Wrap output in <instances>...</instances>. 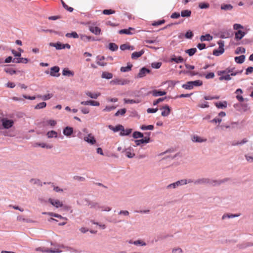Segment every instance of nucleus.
<instances>
[{"label":"nucleus","mask_w":253,"mask_h":253,"mask_svg":"<svg viewBox=\"0 0 253 253\" xmlns=\"http://www.w3.org/2000/svg\"><path fill=\"white\" fill-rule=\"evenodd\" d=\"M132 130V129L131 128H127L125 129L124 128V130H121L120 134L121 136H128L131 133Z\"/></svg>","instance_id":"nucleus-39"},{"label":"nucleus","mask_w":253,"mask_h":253,"mask_svg":"<svg viewBox=\"0 0 253 253\" xmlns=\"http://www.w3.org/2000/svg\"><path fill=\"white\" fill-rule=\"evenodd\" d=\"M9 65H5V67L4 68V71L10 74V75H14L15 74H16V71L15 70H14V69L9 67Z\"/></svg>","instance_id":"nucleus-29"},{"label":"nucleus","mask_w":253,"mask_h":253,"mask_svg":"<svg viewBox=\"0 0 253 253\" xmlns=\"http://www.w3.org/2000/svg\"><path fill=\"white\" fill-rule=\"evenodd\" d=\"M246 56L244 55H242L239 56H236L234 58L235 61L238 64H242L245 60Z\"/></svg>","instance_id":"nucleus-32"},{"label":"nucleus","mask_w":253,"mask_h":253,"mask_svg":"<svg viewBox=\"0 0 253 253\" xmlns=\"http://www.w3.org/2000/svg\"><path fill=\"white\" fill-rule=\"evenodd\" d=\"M126 112V109L125 108H123L118 110L117 112L115 114V116L117 117L119 115H124Z\"/></svg>","instance_id":"nucleus-52"},{"label":"nucleus","mask_w":253,"mask_h":253,"mask_svg":"<svg viewBox=\"0 0 253 253\" xmlns=\"http://www.w3.org/2000/svg\"><path fill=\"white\" fill-rule=\"evenodd\" d=\"M246 34V33L241 31V30H238L235 33V39L236 41L241 40Z\"/></svg>","instance_id":"nucleus-16"},{"label":"nucleus","mask_w":253,"mask_h":253,"mask_svg":"<svg viewBox=\"0 0 253 253\" xmlns=\"http://www.w3.org/2000/svg\"><path fill=\"white\" fill-rule=\"evenodd\" d=\"M133 244L136 246L139 245L140 246H146V244L145 242L139 240L133 242Z\"/></svg>","instance_id":"nucleus-62"},{"label":"nucleus","mask_w":253,"mask_h":253,"mask_svg":"<svg viewBox=\"0 0 253 253\" xmlns=\"http://www.w3.org/2000/svg\"><path fill=\"white\" fill-rule=\"evenodd\" d=\"M84 140L91 145H94L96 142L95 138L91 133L88 134L87 136L84 137Z\"/></svg>","instance_id":"nucleus-14"},{"label":"nucleus","mask_w":253,"mask_h":253,"mask_svg":"<svg viewBox=\"0 0 253 253\" xmlns=\"http://www.w3.org/2000/svg\"><path fill=\"white\" fill-rule=\"evenodd\" d=\"M1 122L2 127L5 129L11 128L14 124V122L12 120L7 119V118H2Z\"/></svg>","instance_id":"nucleus-4"},{"label":"nucleus","mask_w":253,"mask_h":253,"mask_svg":"<svg viewBox=\"0 0 253 253\" xmlns=\"http://www.w3.org/2000/svg\"><path fill=\"white\" fill-rule=\"evenodd\" d=\"M166 98V97L159 98L153 101V105L154 106L157 105L159 103L163 102Z\"/></svg>","instance_id":"nucleus-63"},{"label":"nucleus","mask_w":253,"mask_h":253,"mask_svg":"<svg viewBox=\"0 0 253 253\" xmlns=\"http://www.w3.org/2000/svg\"><path fill=\"white\" fill-rule=\"evenodd\" d=\"M89 30L95 35H99L101 34V29L96 26H90Z\"/></svg>","instance_id":"nucleus-23"},{"label":"nucleus","mask_w":253,"mask_h":253,"mask_svg":"<svg viewBox=\"0 0 253 253\" xmlns=\"http://www.w3.org/2000/svg\"><path fill=\"white\" fill-rule=\"evenodd\" d=\"M154 128V126L152 125H142L140 126V128L141 130H153Z\"/></svg>","instance_id":"nucleus-46"},{"label":"nucleus","mask_w":253,"mask_h":253,"mask_svg":"<svg viewBox=\"0 0 253 253\" xmlns=\"http://www.w3.org/2000/svg\"><path fill=\"white\" fill-rule=\"evenodd\" d=\"M217 44L219 45V47L217 49H215L213 51V55L216 56H218L222 54H223L225 51L224 46V42L222 40H219L217 42Z\"/></svg>","instance_id":"nucleus-2"},{"label":"nucleus","mask_w":253,"mask_h":253,"mask_svg":"<svg viewBox=\"0 0 253 253\" xmlns=\"http://www.w3.org/2000/svg\"><path fill=\"white\" fill-rule=\"evenodd\" d=\"M115 13V11L111 9H104L102 11V13L104 15H110L112 14H114Z\"/></svg>","instance_id":"nucleus-59"},{"label":"nucleus","mask_w":253,"mask_h":253,"mask_svg":"<svg viewBox=\"0 0 253 253\" xmlns=\"http://www.w3.org/2000/svg\"><path fill=\"white\" fill-rule=\"evenodd\" d=\"M113 74L108 72H103L101 75V78L107 80L111 79L113 78Z\"/></svg>","instance_id":"nucleus-36"},{"label":"nucleus","mask_w":253,"mask_h":253,"mask_svg":"<svg viewBox=\"0 0 253 253\" xmlns=\"http://www.w3.org/2000/svg\"><path fill=\"white\" fill-rule=\"evenodd\" d=\"M29 60V59L28 58L20 57L19 58H14L13 63L27 64Z\"/></svg>","instance_id":"nucleus-24"},{"label":"nucleus","mask_w":253,"mask_h":253,"mask_svg":"<svg viewBox=\"0 0 253 253\" xmlns=\"http://www.w3.org/2000/svg\"><path fill=\"white\" fill-rule=\"evenodd\" d=\"M184 183H186V181H184L183 180V179L178 180V181H176L175 182L169 184L167 186V189H170V188L174 189L179 186L184 185Z\"/></svg>","instance_id":"nucleus-9"},{"label":"nucleus","mask_w":253,"mask_h":253,"mask_svg":"<svg viewBox=\"0 0 253 253\" xmlns=\"http://www.w3.org/2000/svg\"><path fill=\"white\" fill-rule=\"evenodd\" d=\"M147 94H152L153 96L157 97L166 95L167 94V92L165 90H162L161 89H154L152 91H148Z\"/></svg>","instance_id":"nucleus-7"},{"label":"nucleus","mask_w":253,"mask_h":253,"mask_svg":"<svg viewBox=\"0 0 253 253\" xmlns=\"http://www.w3.org/2000/svg\"><path fill=\"white\" fill-rule=\"evenodd\" d=\"M197 51L196 48H191L185 50V52L188 54L189 56H192Z\"/></svg>","instance_id":"nucleus-37"},{"label":"nucleus","mask_w":253,"mask_h":253,"mask_svg":"<svg viewBox=\"0 0 253 253\" xmlns=\"http://www.w3.org/2000/svg\"><path fill=\"white\" fill-rule=\"evenodd\" d=\"M133 28L129 27L128 29H123L119 31L118 33L120 34H126L128 35H132V33L130 32L131 30H134Z\"/></svg>","instance_id":"nucleus-26"},{"label":"nucleus","mask_w":253,"mask_h":253,"mask_svg":"<svg viewBox=\"0 0 253 253\" xmlns=\"http://www.w3.org/2000/svg\"><path fill=\"white\" fill-rule=\"evenodd\" d=\"M63 133L66 136H70L73 133V128L70 126H66L63 130Z\"/></svg>","instance_id":"nucleus-19"},{"label":"nucleus","mask_w":253,"mask_h":253,"mask_svg":"<svg viewBox=\"0 0 253 253\" xmlns=\"http://www.w3.org/2000/svg\"><path fill=\"white\" fill-rule=\"evenodd\" d=\"M246 52V49L243 47H238L236 48L235 51V53L236 54H239L240 53H244Z\"/></svg>","instance_id":"nucleus-56"},{"label":"nucleus","mask_w":253,"mask_h":253,"mask_svg":"<svg viewBox=\"0 0 253 253\" xmlns=\"http://www.w3.org/2000/svg\"><path fill=\"white\" fill-rule=\"evenodd\" d=\"M208 184H209L211 186H216L220 184V180H211L209 179V182Z\"/></svg>","instance_id":"nucleus-51"},{"label":"nucleus","mask_w":253,"mask_h":253,"mask_svg":"<svg viewBox=\"0 0 253 253\" xmlns=\"http://www.w3.org/2000/svg\"><path fill=\"white\" fill-rule=\"evenodd\" d=\"M144 53V51L142 49L139 51H135L131 54V58L136 59L141 56Z\"/></svg>","instance_id":"nucleus-25"},{"label":"nucleus","mask_w":253,"mask_h":253,"mask_svg":"<svg viewBox=\"0 0 253 253\" xmlns=\"http://www.w3.org/2000/svg\"><path fill=\"white\" fill-rule=\"evenodd\" d=\"M131 148H129L126 149L125 150H124L123 151V152H124L125 151L126 152V156L128 158H132L135 156V154H134V153H131Z\"/></svg>","instance_id":"nucleus-40"},{"label":"nucleus","mask_w":253,"mask_h":253,"mask_svg":"<svg viewBox=\"0 0 253 253\" xmlns=\"http://www.w3.org/2000/svg\"><path fill=\"white\" fill-rule=\"evenodd\" d=\"M193 36V33L191 30H188L184 34L185 38L187 39H192Z\"/></svg>","instance_id":"nucleus-50"},{"label":"nucleus","mask_w":253,"mask_h":253,"mask_svg":"<svg viewBox=\"0 0 253 253\" xmlns=\"http://www.w3.org/2000/svg\"><path fill=\"white\" fill-rule=\"evenodd\" d=\"M144 136V134L138 131H135L132 133V137L135 139L141 138Z\"/></svg>","instance_id":"nucleus-41"},{"label":"nucleus","mask_w":253,"mask_h":253,"mask_svg":"<svg viewBox=\"0 0 253 253\" xmlns=\"http://www.w3.org/2000/svg\"><path fill=\"white\" fill-rule=\"evenodd\" d=\"M192 140L194 142L202 143L206 142L207 141V139L202 138L198 135H194L192 137Z\"/></svg>","instance_id":"nucleus-28"},{"label":"nucleus","mask_w":253,"mask_h":253,"mask_svg":"<svg viewBox=\"0 0 253 253\" xmlns=\"http://www.w3.org/2000/svg\"><path fill=\"white\" fill-rule=\"evenodd\" d=\"M191 11L189 9L183 10L181 11L180 15L182 17H189L191 16Z\"/></svg>","instance_id":"nucleus-38"},{"label":"nucleus","mask_w":253,"mask_h":253,"mask_svg":"<svg viewBox=\"0 0 253 253\" xmlns=\"http://www.w3.org/2000/svg\"><path fill=\"white\" fill-rule=\"evenodd\" d=\"M50 46L54 47L57 50H61L63 49V43L60 42H57L56 43L50 42L49 43Z\"/></svg>","instance_id":"nucleus-31"},{"label":"nucleus","mask_w":253,"mask_h":253,"mask_svg":"<svg viewBox=\"0 0 253 253\" xmlns=\"http://www.w3.org/2000/svg\"><path fill=\"white\" fill-rule=\"evenodd\" d=\"M37 145L38 146H39L42 148H43L50 149L52 147L51 146H50L45 143H37Z\"/></svg>","instance_id":"nucleus-64"},{"label":"nucleus","mask_w":253,"mask_h":253,"mask_svg":"<svg viewBox=\"0 0 253 253\" xmlns=\"http://www.w3.org/2000/svg\"><path fill=\"white\" fill-rule=\"evenodd\" d=\"M124 102L126 104H137L139 103L140 101L139 99H124Z\"/></svg>","instance_id":"nucleus-44"},{"label":"nucleus","mask_w":253,"mask_h":253,"mask_svg":"<svg viewBox=\"0 0 253 253\" xmlns=\"http://www.w3.org/2000/svg\"><path fill=\"white\" fill-rule=\"evenodd\" d=\"M80 37L81 40L85 42H88L90 41H96L99 40V39L94 37L86 36L85 35H81Z\"/></svg>","instance_id":"nucleus-13"},{"label":"nucleus","mask_w":253,"mask_h":253,"mask_svg":"<svg viewBox=\"0 0 253 253\" xmlns=\"http://www.w3.org/2000/svg\"><path fill=\"white\" fill-rule=\"evenodd\" d=\"M46 135L48 138H57V133L56 131L54 130H50L47 132Z\"/></svg>","instance_id":"nucleus-43"},{"label":"nucleus","mask_w":253,"mask_h":253,"mask_svg":"<svg viewBox=\"0 0 253 253\" xmlns=\"http://www.w3.org/2000/svg\"><path fill=\"white\" fill-rule=\"evenodd\" d=\"M239 215L236 214H224L223 215L222 218V219H225L226 218H234L235 217L238 216Z\"/></svg>","instance_id":"nucleus-58"},{"label":"nucleus","mask_w":253,"mask_h":253,"mask_svg":"<svg viewBox=\"0 0 253 253\" xmlns=\"http://www.w3.org/2000/svg\"><path fill=\"white\" fill-rule=\"evenodd\" d=\"M61 3H62V6L65 9H66L67 11L71 12L73 11L74 10V8L72 7H70L68 5H67L65 3V2L61 0Z\"/></svg>","instance_id":"nucleus-54"},{"label":"nucleus","mask_w":253,"mask_h":253,"mask_svg":"<svg viewBox=\"0 0 253 253\" xmlns=\"http://www.w3.org/2000/svg\"><path fill=\"white\" fill-rule=\"evenodd\" d=\"M222 10L225 11H231L233 9V6L230 4L223 3L221 5L220 7Z\"/></svg>","instance_id":"nucleus-33"},{"label":"nucleus","mask_w":253,"mask_h":253,"mask_svg":"<svg viewBox=\"0 0 253 253\" xmlns=\"http://www.w3.org/2000/svg\"><path fill=\"white\" fill-rule=\"evenodd\" d=\"M162 65V63L161 62H155L151 63V67L153 68L158 69H159Z\"/></svg>","instance_id":"nucleus-57"},{"label":"nucleus","mask_w":253,"mask_h":253,"mask_svg":"<svg viewBox=\"0 0 253 253\" xmlns=\"http://www.w3.org/2000/svg\"><path fill=\"white\" fill-rule=\"evenodd\" d=\"M42 214H47V215H50L51 216H53V217H55L59 218L60 219H63V220L67 219V218L62 216L60 214L55 213L54 212H43Z\"/></svg>","instance_id":"nucleus-22"},{"label":"nucleus","mask_w":253,"mask_h":253,"mask_svg":"<svg viewBox=\"0 0 253 253\" xmlns=\"http://www.w3.org/2000/svg\"><path fill=\"white\" fill-rule=\"evenodd\" d=\"M108 47L109 49L112 51H115L118 49V46L114 42L109 43Z\"/></svg>","instance_id":"nucleus-47"},{"label":"nucleus","mask_w":253,"mask_h":253,"mask_svg":"<svg viewBox=\"0 0 253 253\" xmlns=\"http://www.w3.org/2000/svg\"><path fill=\"white\" fill-rule=\"evenodd\" d=\"M181 72L187 74L191 77H193L196 75H199L201 76L198 72H195V71H181Z\"/></svg>","instance_id":"nucleus-45"},{"label":"nucleus","mask_w":253,"mask_h":253,"mask_svg":"<svg viewBox=\"0 0 253 253\" xmlns=\"http://www.w3.org/2000/svg\"><path fill=\"white\" fill-rule=\"evenodd\" d=\"M62 75L65 76L72 77L74 75V73L70 71L68 68H65L62 71Z\"/></svg>","instance_id":"nucleus-30"},{"label":"nucleus","mask_w":253,"mask_h":253,"mask_svg":"<svg viewBox=\"0 0 253 253\" xmlns=\"http://www.w3.org/2000/svg\"><path fill=\"white\" fill-rule=\"evenodd\" d=\"M209 182V178H199V179L194 180V185L208 184Z\"/></svg>","instance_id":"nucleus-15"},{"label":"nucleus","mask_w":253,"mask_h":253,"mask_svg":"<svg viewBox=\"0 0 253 253\" xmlns=\"http://www.w3.org/2000/svg\"><path fill=\"white\" fill-rule=\"evenodd\" d=\"M147 93L148 91H147V88L142 87L138 91H137V94H135V96L137 97H144L150 94Z\"/></svg>","instance_id":"nucleus-18"},{"label":"nucleus","mask_w":253,"mask_h":253,"mask_svg":"<svg viewBox=\"0 0 253 253\" xmlns=\"http://www.w3.org/2000/svg\"><path fill=\"white\" fill-rule=\"evenodd\" d=\"M231 76H232L231 74H227L225 75L221 76L219 78V80L220 81H223V80L229 81V80H231Z\"/></svg>","instance_id":"nucleus-48"},{"label":"nucleus","mask_w":253,"mask_h":253,"mask_svg":"<svg viewBox=\"0 0 253 253\" xmlns=\"http://www.w3.org/2000/svg\"><path fill=\"white\" fill-rule=\"evenodd\" d=\"M129 83V81L126 79H115L110 82L112 85H125Z\"/></svg>","instance_id":"nucleus-6"},{"label":"nucleus","mask_w":253,"mask_h":253,"mask_svg":"<svg viewBox=\"0 0 253 253\" xmlns=\"http://www.w3.org/2000/svg\"><path fill=\"white\" fill-rule=\"evenodd\" d=\"M165 23V20L164 19L159 20L158 21H154L152 23V25L153 26H158L161 25Z\"/></svg>","instance_id":"nucleus-60"},{"label":"nucleus","mask_w":253,"mask_h":253,"mask_svg":"<svg viewBox=\"0 0 253 253\" xmlns=\"http://www.w3.org/2000/svg\"><path fill=\"white\" fill-rule=\"evenodd\" d=\"M212 36H211L210 34H206L205 35H202L200 38V40L201 42H210L212 40Z\"/></svg>","instance_id":"nucleus-27"},{"label":"nucleus","mask_w":253,"mask_h":253,"mask_svg":"<svg viewBox=\"0 0 253 253\" xmlns=\"http://www.w3.org/2000/svg\"><path fill=\"white\" fill-rule=\"evenodd\" d=\"M233 35L231 29L221 31L218 33V37L221 39H227L232 37Z\"/></svg>","instance_id":"nucleus-3"},{"label":"nucleus","mask_w":253,"mask_h":253,"mask_svg":"<svg viewBox=\"0 0 253 253\" xmlns=\"http://www.w3.org/2000/svg\"><path fill=\"white\" fill-rule=\"evenodd\" d=\"M132 65L130 63H127L126 67H122L120 71L122 72H127L130 71L132 67Z\"/></svg>","instance_id":"nucleus-35"},{"label":"nucleus","mask_w":253,"mask_h":253,"mask_svg":"<svg viewBox=\"0 0 253 253\" xmlns=\"http://www.w3.org/2000/svg\"><path fill=\"white\" fill-rule=\"evenodd\" d=\"M52 96V94H47L43 95H39V97L41 98L43 100L46 101L50 99Z\"/></svg>","instance_id":"nucleus-61"},{"label":"nucleus","mask_w":253,"mask_h":253,"mask_svg":"<svg viewBox=\"0 0 253 253\" xmlns=\"http://www.w3.org/2000/svg\"><path fill=\"white\" fill-rule=\"evenodd\" d=\"M151 72V70L145 67H143L139 70V72L137 75V78H141L145 77L147 74Z\"/></svg>","instance_id":"nucleus-11"},{"label":"nucleus","mask_w":253,"mask_h":253,"mask_svg":"<svg viewBox=\"0 0 253 253\" xmlns=\"http://www.w3.org/2000/svg\"><path fill=\"white\" fill-rule=\"evenodd\" d=\"M65 36L67 38H72L74 39H77L79 37V35L75 31H73L71 33H67L65 35Z\"/></svg>","instance_id":"nucleus-42"},{"label":"nucleus","mask_w":253,"mask_h":253,"mask_svg":"<svg viewBox=\"0 0 253 253\" xmlns=\"http://www.w3.org/2000/svg\"><path fill=\"white\" fill-rule=\"evenodd\" d=\"M37 251H40L42 253H60L61 251L58 249H46L45 247H39L36 248Z\"/></svg>","instance_id":"nucleus-5"},{"label":"nucleus","mask_w":253,"mask_h":253,"mask_svg":"<svg viewBox=\"0 0 253 253\" xmlns=\"http://www.w3.org/2000/svg\"><path fill=\"white\" fill-rule=\"evenodd\" d=\"M46 106V103L45 102H42L41 103H39L37 105L35 106V109H43L45 108Z\"/></svg>","instance_id":"nucleus-53"},{"label":"nucleus","mask_w":253,"mask_h":253,"mask_svg":"<svg viewBox=\"0 0 253 253\" xmlns=\"http://www.w3.org/2000/svg\"><path fill=\"white\" fill-rule=\"evenodd\" d=\"M85 94L92 99H97L100 95L99 93H92L89 91H86Z\"/></svg>","instance_id":"nucleus-34"},{"label":"nucleus","mask_w":253,"mask_h":253,"mask_svg":"<svg viewBox=\"0 0 253 253\" xmlns=\"http://www.w3.org/2000/svg\"><path fill=\"white\" fill-rule=\"evenodd\" d=\"M59 71L60 68L58 66H53L50 68V75L52 77H58L60 76Z\"/></svg>","instance_id":"nucleus-10"},{"label":"nucleus","mask_w":253,"mask_h":253,"mask_svg":"<svg viewBox=\"0 0 253 253\" xmlns=\"http://www.w3.org/2000/svg\"><path fill=\"white\" fill-rule=\"evenodd\" d=\"M215 106L218 109H224L227 106V102L226 101H218L214 103Z\"/></svg>","instance_id":"nucleus-21"},{"label":"nucleus","mask_w":253,"mask_h":253,"mask_svg":"<svg viewBox=\"0 0 253 253\" xmlns=\"http://www.w3.org/2000/svg\"><path fill=\"white\" fill-rule=\"evenodd\" d=\"M108 128L110 129L113 130L114 132H116L119 131L123 130H124V126L122 125H118L116 126H114L112 125H109Z\"/></svg>","instance_id":"nucleus-20"},{"label":"nucleus","mask_w":253,"mask_h":253,"mask_svg":"<svg viewBox=\"0 0 253 253\" xmlns=\"http://www.w3.org/2000/svg\"><path fill=\"white\" fill-rule=\"evenodd\" d=\"M169 61L178 64L183 63L184 62V59L180 56H176L175 55H173L170 58Z\"/></svg>","instance_id":"nucleus-17"},{"label":"nucleus","mask_w":253,"mask_h":253,"mask_svg":"<svg viewBox=\"0 0 253 253\" xmlns=\"http://www.w3.org/2000/svg\"><path fill=\"white\" fill-rule=\"evenodd\" d=\"M203 84V82L200 80L192 81H188L186 84L182 85V87L185 89L191 90L194 86H200Z\"/></svg>","instance_id":"nucleus-1"},{"label":"nucleus","mask_w":253,"mask_h":253,"mask_svg":"<svg viewBox=\"0 0 253 253\" xmlns=\"http://www.w3.org/2000/svg\"><path fill=\"white\" fill-rule=\"evenodd\" d=\"M48 202L54 207L59 208L63 206V203L58 199H54L51 198L48 199Z\"/></svg>","instance_id":"nucleus-8"},{"label":"nucleus","mask_w":253,"mask_h":253,"mask_svg":"<svg viewBox=\"0 0 253 253\" xmlns=\"http://www.w3.org/2000/svg\"><path fill=\"white\" fill-rule=\"evenodd\" d=\"M97 60H99V61L97 62V64L98 65H100V66H105L106 65V63L100 62L101 60H103L105 59L104 56H97Z\"/></svg>","instance_id":"nucleus-49"},{"label":"nucleus","mask_w":253,"mask_h":253,"mask_svg":"<svg viewBox=\"0 0 253 253\" xmlns=\"http://www.w3.org/2000/svg\"><path fill=\"white\" fill-rule=\"evenodd\" d=\"M160 109L164 110L162 113L161 115L163 117H167L168 116L171 112V108L168 105H165L163 106Z\"/></svg>","instance_id":"nucleus-12"},{"label":"nucleus","mask_w":253,"mask_h":253,"mask_svg":"<svg viewBox=\"0 0 253 253\" xmlns=\"http://www.w3.org/2000/svg\"><path fill=\"white\" fill-rule=\"evenodd\" d=\"M210 7V4L208 2H201L199 4V7L201 9H207Z\"/></svg>","instance_id":"nucleus-55"}]
</instances>
